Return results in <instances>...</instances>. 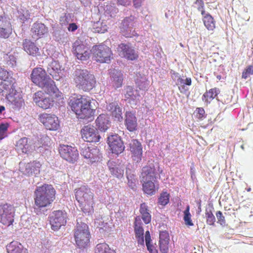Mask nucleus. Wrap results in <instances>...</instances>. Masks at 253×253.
<instances>
[{"instance_id":"obj_1","label":"nucleus","mask_w":253,"mask_h":253,"mask_svg":"<svg viewBox=\"0 0 253 253\" xmlns=\"http://www.w3.org/2000/svg\"><path fill=\"white\" fill-rule=\"evenodd\" d=\"M90 101L87 96L75 94L70 99L69 104L78 118L90 122L94 119V112L90 107Z\"/></svg>"},{"instance_id":"obj_2","label":"nucleus","mask_w":253,"mask_h":253,"mask_svg":"<svg viewBox=\"0 0 253 253\" xmlns=\"http://www.w3.org/2000/svg\"><path fill=\"white\" fill-rule=\"evenodd\" d=\"M55 190L51 185L44 184L37 187L35 191V210L42 211L46 214L47 210L43 209L48 207L55 198Z\"/></svg>"},{"instance_id":"obj_3","label":"nucleus","mask_w":253,"mask_h":253,"mask_svg":"<svg viewBox=\"0 0 253 253\" xmlns=\"http://www.w3.org/2000/svg\"><path fill=\"white\" fill-rule=\"evenodd\" d=\"M32 81L47 94L56 93L58 90L54 82L42 68H34L31 75Z\"/></svg>"},{"instance_id":"obj_4","label":"nucleus","mask_w":253,"mask_h":253,"mask_svg":"<svg viewBox=\"0 0 253 253\" xmlns=\"http://www.w3.org/2000/svg\"><path fill=\"white\" fill-rule=\"evenodd\" d=\"M76 86L84 91H89L95 86L96 79L93 74L86 69H76L73 73Z\"/></svg>"},{"instance_id":"obj_5","label":"nucleus","mask_w":253,"mask_h":253,"mask_svg":"<svg viewBox=\"0 0 253 253\" xmlns=\"http://www.w3.org/2000/svg\"><path fill=\"white\" fill-rule=\"evenodd\" d=\"M75 197L82 205L84 212L90 213L93 212V195L89 188L84 185L81 186L76 190Z\"/></svg>"},{"instance_id":"obj_6","label":"nucleus","mask_w":253,"mask_h":253,"mask_svg":"<svg viewBox=\"0 0 253 253\" xmlns=\"http://www.w3.org/2000/svg\"><path fill=\"white\" fill-rule=\"evenodd\" d=\"M77 225L74 229V238L78 248L84 249L89 245L90 237L88 225L81 220H77Z\"/></svg>"},{"instance_id":"obj_7","label":"nucleus","mask_w":253,"mask_h":253,"mask_svg":"<svg viewBox=\"0 0 253 253\" xmlns=\"http://www.w3.org/2000/svg\"><path fill=\"white\" fill-rule=\"evenodd\" d=\"M93 58L97 62L109 63L113 59L111 49L103 44L96 45L92 48Z\"/></svg>"},{"instance_id":"obj_8","label":"nucleus","mask_w":253,"mask_h":253,"mask_svg":"<svg viewBox=\"0 0 253 253\" xmlns=\"http://www.w3.org/2000/svg\"><path fill=\"white\" fill-rule=\"evenodd\" d=\"M80 151L81 155L91 164L98 162L102 158L100 150L95 146L89 147L86 144H82Z\"/></svg>"},{"instance_id":"obj_9","label":"nucleus","mask_w":253,"mask_h":253,"mask_svg":"<svg viewBox=\"0 0 253 253\" xmlns=\"http://www.w3.org/2000/svg\"><path fill=\"white\" fill-rule=\"evenodd\" d=\"M136 22V18L134 16L130 15L126 17L122 21L120 26V33L122 35L126 38H131L136 36V33L134 27Z\"/></svg>"},{"instance_id":"obj_10","label":"nucleus","mask_w":253,"mask_h":253,"mask_svg":"<svg viewBox=\"0 0 253 253\" xmlns=\"http://www.w3.org/2000/svg\"><path fill=\"white\" fill-rule=\"evenodd\" d=\"M49 218L52 229L56 231L66 224L67 213L62 210L54 211L50 214Z\"/></svg>"},{"instance_id":"obj_11","label":"nucleus","mask_w":253,"mask_h":253,"mask_svg":"<svg viewBox=\"0 0 253 253\" xmlns=\"http://www.w3.org/2000/svg\"><path fill=\"white\" fill-rule=\"evenodd\" d=\"M117 51L119 55L128 60L137 59L138 54L132 45L129 42L121 43L118 45Z\"/></svg>"},{"instance_id":"obj_12","label":"nucleus","mask_w":253,"mask_h":253,"mask_svg":"<svg viewBox=\"0 0 253 253\" xmlns=\"http://www.w3.org/2000/svg\"><path fill=\"white\" fill-rule=\"evenodd\" d=\"M15 210L14 207L8 204L0 205V222L6 226H9L14 221Z\"/></svg>"},{"instance_id":"obj_13","label":"nucleus","mask_w":253,"mask_h":253,"mask_svg":"<svg viewBox=\"0 0 253 253\" xmlns=\"http://www.w3.org/2000/svg\"><path fill=\"white\" fill-rule=\"evenodd\" d=\"M73 52L77 59L82 61L87 60L90 54L88 47L79 40H76L73 43Z\"/></svg>"},{"instance_id":"obj_14","label":"nucleus","mask_w":253,"mask_h":253,"mask_svg":"<svg viewBox=\"0 0 253 253\" xmlns=\"http://www.w3.org/2000/svg\"><path fill=\"white\" fill-rule=\"evenodd\" d=\"M61 157L70 163H74L78 158L79 153L76 148L67 145H61L59 149Z\"/></svg>"},{"instance_id":"obj_15","label":"nucleus","mask_w":253,"mask_h":253,"mask_svg":"<svg viewBox=\"0 0 253 253\" xmlns=\"http://www.w3.org/2000/svg\"><path fill=\"white\" fill-rule=\"evenodd\" d=\"M160 172L159 167L158 166L156 167L154 164H151L143 167L141 169V181L156 180L158 177H160Z\"/></svg>"},{"instance_id":"obj_16","label":"nucleus","mask_w":253,"mask_h":253,"mask_svg":"<svg viewBox=\"0 0 253 253\" xmlns=\"http://www.w3.org/2000/svg\"><path fill=\"white\" fill-rule=\"evenodd\" d=\"M33 101L37 106L44 109L50 108L53 105L52 98L44 94L41 91L34 94Z\"/></svg>"},{"instance_id":"obj_17","label":"nucleus","mask_w":253,"mask_h":253,"mask_svg":"<svg viewBox=\"0 0 253 253\" xmlns=\"http://www.w3.org/2000/svg\"><path fill=\"white\" fill-rule=\"evenodd\" d=\"M107 141L113 153L118 155L124 151L125 146L121 137L118 134L109 136Z\"/></svg>"},{"instance_id":"obj_18","label":"nucleus","mask_w":253,"mask_h":253,"mask_svg":"<svg viewBox=\"0 0 253 253\" xmlns=\"http://www.w3.org/2000/svg\"><path fill=\"white\" fill-rule=\"evenodd\" d=\"M82 138L86 142H96L99 141L100 136L98 130L93 126H84L81 130Z\"/></svg>"},{"instance_id":"obj_19","label":"nucleus","mask_w":253,"mask_h":253,"mask_svg":"<svg viewBox=\"0 0 253 253\" xmlns=\"http://www.w3.org/2000/svg\"><path fill=\"white\" fill-rule=\"evenodd\" d=\"M40 121L42 123L46 129L50 130H55L59 126L58 118L54 115L42 114L40 116Z\"/></svg>"},{"instance_id":"obj_20","label":"nucleus","mask_w":253,"mask_h":253,"mask_svg":"<svg viewBox=\"0 0 253 253\" xmlns=\"http://www.w3.org/2000/svg\"><path fill=\"white\" fill-rule=\"evenodd\" d=\"M41 164L39 162L33 161L27 164L20 163V170L25 175H35L40 173Z\"/></svg>"},{"instance_id":"obj_21","label":"nucleus","mask_w":253,"mask_h":253,"mask_svg":"<svg viewBox=\"0 0 253 253\" xmlns=\"http://www.w3.org/2000/svg\"><path fill=\"white\" fill-rule=\"evenodd\" d=\"M3 96L6 97L8 102L12 105V107L14 109H20L24 104V100L22 98V94L16 90H12L9 94L4 93Z\"/></svg>"},{"instance_id":"obj_22","label":"nucleus","mask_w":253,"mask_h":253,"mask_svg":"<svg viewBox=\"0 0 253 253\" xmlns=\"http://www.w3.org/2000/svg\"><path fill=\"white\" fill-rule=\"evenodd\" d=\"M12 31V26L9 17L4 14L0 15V38H8Z\"/></svg>"},{"instance_id":"obj_23","label":"nucleus","mask_w":253,"mask_h":253,"mask_svg":"<svg viewBox=\"0 0 253 253\" xmlns=\"http://www.w3.org/2000/svg\"><path fill=\"white\" fill-rule=\"evenodd\" d=\"M106 110L110 113L115 121L121 122L123 120L122 108L116 102H112L106 105Z\"/></svg>"},{"instance_id":"obj_24","label":"nucleus","mask_w":253,"mask_h":253,"mask_svg":"<svg viewBox=\"0 0 253 253\" xmlns=\"http://www.w3.org/2000/svg\"><path fill=\"white\" fill-rule=\"evenodd\" d=\"M129 146L133 160L137 163H139L142 160V147L141 143L136 139H133Z\"/></svg>"},{"instance_id":"obj_25","label":"nucleus","mask_w":253,"mask_h":253,"mask_svg":"<svg viewBox=\"0 0 253 253\" xmlns=\"http://www.w3.org/2000/svg\"><path fill=\"white\" fill-rule=\"evenodd\" d=\"M125 125L127 129L133 132L137 129V118L134 113L126 111L125 114Z\"/></svg>"},{"instance_id":"obj_26","label":"nucleus","mask_w":253,"mask_h":253,"mask_svg":"<svg viewBox=\"0 0 253 253\" xmlns=\"http://www.w3.org/2000/svg\"><path fill=\"white\" fill-rule=\"evenodd\" d=\"M124 80L123 74L121 71L114 69L110 73V82L115 88L122 86Z\"/></svg>"},{"instance_id":"obj_27","label":"nucleus","mask_w":253,"mask_h":253,"mask_svg":"<svg viewBox=\"0 0 253 253\" xmlns=\"http://www.w3.org/2000/svg\"><path fill=\"white\" fill-rule=\"evenodd\" d=\"M111 173L118 178H122L124 175V167L111 161L107 163Z\"/></svg>"},{"instance_id":"obj_28","label":"nucleus","mask_w":253,"mask_h":253,"mask_svg":"<svg viewBox=\"0 0 253 253\" xmlns=\"http://www.w3.org/2000/svg\"><path fill=\"white\" fill-rule=\"evenodd\" d=\"M32 37L34 38L38 39L47 33L48 28L44 24L42 23H35L31 28Z\"/></svg>"},{"instance_id":"obj_29","label":"nucleus","mask_w":253,"mask_h":253,"mask_svg":"<svg viewBox=\"0 0 253 253\" xmlns=\"http://www.w3.org/2000/svg\"><path fill=\"white\" fill-rule=\"evenodd\" d=\"M95 123L98 129L102 131H105L110 126L109 117L103 114L100 115L97 117Z\"/></svg>"},{"instance_id":"obj_30","label":"nucleus","mask_w":253,"mask_h":253,"mask_svg":"<svg viewBox=\"0 0 253 253\" xmlns=\"http://www.w3.org/2000/svg\"><path fill=\"white\" fill-rule=\"evenodd\" d=\"M24 50L29 54L36 56L39 54V49L35 44L28 39H24L23 42Z\"/></svg>"},{"instance_id":"obj_31","label":"nucleus","mask_w":253,"mask_h":253,"mask_svg":"<svg viewBox=\"0 0 253 253\" xmlns=\"http://www.w3.org/2000/svg\"><path fill=\"white\" fill-rule=\"evenodd\" d=\"M8 253H28L27 249L16 241L11 242L6 247Z\"/></svg>"},{"instance_id":"obj_32","label":"nucleus","mask_w":253,"mask_h":253,"mask_svg":"<svg viewBox=\"0 0 253 253\" xmlns=\"http://www.w3.org/2000/svg\"><path fill=\"white\" fill-rule=\"evenodd\" d=\"M16 147L18 151L25 154L30 152L32 150L29 139L27 137H23L20 139L17 142Z\"/></svg>"},{"instance_id":"obj_33","label":"nucleus","mask_w":253,"mask_h":253,"mask_svg":"<svg viewBox=\"0 0 253 253\" xmlns=\"http://www.w3.org/2000/svg\"><path fill=\"white\" fill-rule=\"evenodd\" d=\"M219 93V89L215 87L206 91L202 96V100L207 104L210 103L211 101L215 98Z\"/></svg>"},{"instance_id":"obj_34","label":"nucleus","mask_w":253,"mask_h":253,"mask_svg":"<svg viewBox=\"0 0 253 253\" xmlns=\"http://www.w3.org/2000/svg\"><path fill=\"white\" fill-rule=\"evenodd\" d=\"M135 81L140 89L145 90L149 85V82L147 81L146 77L140 74H136Z\"/></svg>"},{"instance_id":"obj_35","label":"nucleus","mask_w":253,"mask_h":253,"mask_svg":"<svg viewBox=\"0 0 253 253\" xmlns=\"http://www.w3.org/2000/svg\"><path fill=\"white\" fill-rule=\"evenodd\" d=\"M139 211L145 223L148 224L150 223L151 220V216L149 212L147 206L145 203H142L140 205Z\"/></svg>"},{"instance_id":"obj_36","label":"nucleus","mask_w":253,"mask_h":253,"mask_svg":"<svg viewBox=\"0 0 253 253\" xmlns=\"http://www.w3.org/2000/svg\"><path fill=\"white\" fill-rule=\"evenodd\" d=\"M156 180H146L143 182V190L144 192L149 195H153L155 192V186L154 182Z\"/></svg>"},{"instance_id":"obj_37","label":"nucleus","mask_w":253,"mask_h":253,"mask_svg":"<svg viewBox=\"0 0 253 253\" xmlns=\"http://www.w3.org/2000/svg\"><path fill=\"white\" fill-rule=\"evenodd\" d=\"M72 14L70 13H64L60 17L59 24L62 28L66 27L71 22L73 21L72 18Z\"/></svg>"},{"instance_id":"obj_38","label":"nucleus","mask_w":253,"mask_h":253,"mask_svg":"<svg viewBox=\"0 0 253 253\" xmlns=\"http://www.w3.org/2000/svg\"><path fill=\"white\" fill-rule=\"evenodd\" d=\"M205 27L209 30H213L215 28V22L210 14H206L203 19Z\"/></svg>"},{"instance_id":"obj_39","label":"nucleus","mask_w":253,"mask_h":253,"mask_svg":"<svg viewBox=\"0 0 253 253\" xmlns=\"http://www.w3.org/2000/svg\"><path fill=\"white\" fill-rule=\"evenodd\" d=\"M95 253H116V252L111 250L106 243H103L96 245Z\"/></svg>"},{"instance_id":"obj_40","label":"nucleus","mask_w":253,"mask_h":253,"mask_svg":"<svg viewBox=\"0 0 253 253\" xmlns=\"http://www.w3.org/2000/svg\"><path fill=\"white\" fill-rule=\"evenodd\" d=\"M125 97L127 99L134 100L137 99L139 96L137 90L134 89L131 86H127L125 89Z\"/></svg>"},{"instance_id":"obj_41","label":"nucleus","mask_w":253,"mask_h":253,"mask_svg":"<svg viewBox=\"0 0 253 253\" xmlns=\"http://www.w3.org/2000/svg\"><path fill=\"white\" fill-rule=\"evenodd\" d=\"M60 69V65L56 61H52L48 65L47 71L50 75H53L54 73H58Z\"/></svg>"},{"instance_id":"obj_42","label":"nucleus","mask_w":253,"mask_h":253,"mask_svg":"<svg viewBox=\"0 0 253 253\" xmlns=\"http://www.w3.org/2000/svg\"><path fill=\"white\" fill-rule=\"evenodd\" d=\"M177 84L180 85L179 89L181 92L186 91L188 90V88H185V85H190L191 84V79L190 78H187L185 79L179 78L177 79Z\"/></svg>"},{"instance_id":"obj_43","label":"nucleus","mask_w":253,"mask_h":253,"mask_svg":"<svg viewBox=\"0 0 253 253\" xmlns=\"http://www.w3.org/2000/svg\"><path fill=\"white\" fill-rule=\"evenodd\" d=\"M104 10L106 14H109L111 17L114 16L118 12V9L113 2H110L105 5Z\"/></svg>"},{"instance_id":"obj_44","label":"nucleus","mask_w":253,"mask_h":253,"mask_svg":"<svg viewBox=\"0 0 253 253\" xmlns=\"http://www.w3.org/2000/svg\"><path fill=\"white\" fill-rule=\"evenodd\" d=\"M138 219L140 220L138 216L135 218V221L134 224V230L135 233V236H142L144 235V230L141 225L140 222H137Z\"/></svg>"},{"instance_id":"obj_45","label":"nucleus","mask_w":253,"mask_h":253,"mask_svg":"<svg viewBox=\"0 0 253 253\" xmlns=\"http://www.w3.org/2000/svg\"><path fill=\"white\" fill-rule=\"evenodd\" d=\"M0 89L1 90V93L2 96L4 93H7V94H9V93L11 92L12 90H15V88L13 87V85L11 84L10 83H8V84L5 83L3 84H1Z\"/></svg>"},{"instance_id":"obj_46","label":"nucleus","mask_w":253,"mask_h":253,"mask_svg":"<svg viewBox=\"0 0 253 253\" xmlns=\"http://www.w3.org/2000/svg\"><path fill=\"white\" fill-rule=\"evenodd\" d=\"M190 208L188 206L186 210L184 211V218L183 219L185 221V224L188 226H193V223L191 219V214L189 212Z\"/></svg>"},{"instance_id":"obj_47","label":"nucleus","mask_w":253,"mask_h":253,"mask_svg":"<svg viewBox=\"0 0 253 253\" xmlns=\"http://www.w3.org/2000/svg\"><path fill=\"white\" fill-rule=\"evenodd\" d=\"M169 194L167 192H163L158 199V203L162 206H165L169 202Z\"/></svg>"},{"instance_id":"obj_48","label":"nucleus","mask_w":253,"mask_h":253,"mask_svg":"<svg viewBox=\"0 0 253 253\" xmlns=\"http://www.w3.org/2000/svg\"><path fill=\"white\" fill-rule=\"evenodd\" d=\"M206 217L207 218V223L210 225H213L215 221V218L211 211H206Z\"/></svg>"},{"instance_id":"obj_49","label":"nucleus","mask_w":253,"mask_h":253,"mask_svg":"<svg viewBox=\"0 0 253 253\" xmlns=\"http://www.w3.org/2000/svg\"><path fill=\"white\" fill-rule=\"evenodd\" d=\"M18 13L19 18L23 22L27 20L30 17V12L26 9H22L21 11H19Z\"/></svg>"},{"instance_id":"obj_50","label":"nucleus","mask_w":253,"mask_h":253,"mask_svg":"<svg viewBox=\"0 0 253 253\" xmlns=\"http://www.w3.org/2000/svg\"><path fill=\"white\" fill-rule=\"evenodd\" d=\"M8 126L9 125L7 123H2L0 125V141L6 136Z\"/></svg>"},{"instance_id":"obj_51","label":"nucleus","mask_w":253,"mask_h":253,"mask_svg":"<svg viewBox=\"0 0 253 253\" xmlns=\"http://www.w3.org/2000/svg\"><path fill=\"white\" fill-rule=\"evenodd\" d=\"M169 241H159V248L161 253H167L169 251Z\"/></svg>"},{"instance_id":"obj_52","label":"nucleus","mask_w":253,"mask_h":253,"mask_svg":"<svg viewBox=\"0 0 253 253\" xmlns=\"http://www.w3.org/2000/svg\"><path fill=\"white\" fill-rule=\"evenodd\" d=\"M253 74V66H249L242 73V77L244 79H247L251 75Z\"/></svg>"},{"instance_id":"obj_53","label":"nucleus","mask_w":253,"mask_h":253,"mask_svg":"<svg viewBox=\"0 0 253 253\" xmlns=\"http://www.w3.org/2000/svg\"><path fill=\"white\" fill-rule=\"evenodd\" d=\"M39 139V142L42 144V146H47L50 142V138L46 134L41 135Z\"/></svg>"},{"instance_id":"obj_54","label":"nucleus","mask_w":253,"mask_h":253,"mask_svg":"<svg viewBox=\"0 0 253 253\" xmlns=\"http://www.w3.org/2000/svg\"><path fill=\"white\" fill-rule=\"evenodd\" d=\"M216 216L217 219V222L221 225H225V219L224 216L223 215L222 213L220 211H217L216 212Z\"/></svg>"},{"instance_id":"obj_55","label":"nucleus","mask_w":253,"mask_h":253,"mask_svg":"<svg viewBox=\"0 0 253 253\" xmlns=\"http://www.w3.org/2000/svg\"><path fill=\"white\" fill-rule=\"evenodd\" d=\"M54 36L56 37V40L57 41L61 40L62 39H64L67 38V33H65L64 31H55L54 32Z\"/></svg>"},{"instance_id":"obj_56","label":"nucleus","mask_w":253,"mask_h":253,"mask_svg":"<svg viewBox=\"0 0 253 253\" xmlns=\"http://www.w3.org/2000/svg\"><path fill=\"white\" fill-rule=\"evenodd\" d=\"M169 233L166 231H162L160 233L159 241H169Z\"/></svg>"},{"instance_id":"obj_57","label":"nucleus","mask_w":253,"mask_h":253,"mask_svg":"<svg viewBox=\"0 0 253 253\" xmlns=\"http://www.w3.org/2000/svg\"><path fill=\"white\" fill-rule=\"evenodd\" d=\"M8 58L9 60L7 61V64L11 67L15 66L16 63V58L13 55H10L9 56Z\"/></svg>"},{"instance_id":"obj_58","label":"nucleus","mask_w":253,"mask_h":253,"mask_svg":"<svg viewBox=\"0 0 253 253\" xmlns=\"http://www.w3.org/2000/svg\"><path fill=\"white\" fill-rule=\"evenodd\" d=\"M68 26V30L71 32H75L78 28V26L77 25V24L76 23H72V22H71Z\"/></svg>"},{"instance_id":"obj_59","label":"nucleus","mask_w":253,"mask_h":253,"mask_svg":"<svg viewBox=\"0 0 253 253\" xmlns=\"http://www.w3.org/2000/svg\"><path fill=\"white\" fill-rule=\"evenodd\" d=\"M197 109L198 118L202 119L205 118V112L204 109L202 108H198Z\"/></svg>"},{"instance_id":"obj_60","label":"nucleus","mask_w":253,"mask_h":253,"mask_svg":"<svg viewBox=\"0 0 253 253\" xmlns=\"http://www.w3.org/2000/svg\"><path fill=\"white\" fill-rule=\"evenodd\" d=\"M145 240L146 242V245H148L151 244V236L149 231H147L145 233Z\"/></svg>"},{"instance_id":"obj_61","label":"nucleus","mask_w":253,"mask_h":253,"mask_svg":"<svg viewBox=\"0 0 253 253\" xmlns=\"http://www.w3.org/2000/svg\"><path fill=\"white\" fill-rule=\"evenodd\" d=\"M196 4L198 5V10L201 11V10H204V2L203 0H197Z\"/></svg>"},{"instance_id":"obj_62","label":"nucleus","mask_w":253,"mask_h":253,"mask_svg":"<svg viewBox=\"0 0 253 253\" xmlns=\"http://www.w3.org/2000/svg\"><path fill=\"white\" fill-rule=\"evenodd\" d=\"M118 3L120 5L127 6L130 4V0H117Z\"/></svg>"},{"instance_id":"obj_63","label":"nucleus","mask_w":253,"mask_h":253,"mask_svg":"<svg viewBox=\"0 0 253 253\" xmlns=\"http://www.w3.org/2000/svg\"><path fill=\"white\" fill-rule=\"evenodd\" d=\"M147 250L150 252V253H158V251L153 248L152 245L150 244L148 245H146Z\"/></svg>"},{"instance_id":"obj_64","label":"nucleus","mask_w":253,"mask_h":253,"mask_svg":"<svg viewBox=\"0 0 253 253\" xmlns=\"http://www.w3.org/2000/svg\"><path fill=\"white\" fill-rule=\"evenodd\" d=\"M143 0H133V5L135 8H138L141 6Z\"/></svg>"}]
</instances>
